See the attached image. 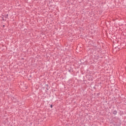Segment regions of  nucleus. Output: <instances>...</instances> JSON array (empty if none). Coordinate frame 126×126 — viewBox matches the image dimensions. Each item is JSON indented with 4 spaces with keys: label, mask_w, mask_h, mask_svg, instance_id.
Instances as JSON below:
<instances>
[{
    "label": "nucleus",
    "mask_w": 126,
    "mask_h": 126,
    "mask_svg": "<svg viewBox=\"0 0 126 126\" xmlns=\"http://www.w3.org/2000/svg\"><path fill=\"white\" fill-rule=\"evenodd\" d=\"M117 113L118 112L117 111V110H114L113 112V114L114 115V116H116V115H117Z\"/></svg>",
    "instance_id": "20e7f679"
},
{
    "label": "nucleus",
    "mask_w": 126,
    "mask_h": 126,
    "mask_svg": "<svg viewBox=\"0 0 126 126\" xmlns=\"http://www.w3.org/2000/svg\"><path fill=\"white\" fill-rule=\"evenodd\" d=\"M3 27H4V25H3Z\"/></svg>",
    "instance_id": "9b49d317"
},
{
    "label": "nucleus",
    "mask_w": 126,
    "mask_h": 126,
    "mask_svg": "<svg viewBox=\"0 0 126 126\" xmlns=\"http://www.w3.org/2000/svg\"><path fill=\"white\" fill-rule=\"evenodd\" d=\"M4 17H5V19H6V18H8V14H7L5 16H4Z\"/></svg>",
    "instance_id": "423d86ee"
},
{
    "label": "nucleus",
    "mask_w": 126,
    "mask_h": 126,
    "mask_svg": "<svg viewBox=\"0 0 126 126\" xmlns=\"http://www.w3.org/2000/svg\"><path fill=\"white\" fill-rule=\"evenodd\" d=\"M68 71H69V72H71V69H68Z\"/></svg>",
    "instance_id": "0eeeda50"
},
{
    "label": "nucleus",
    "mask_w": 126,
    "mask_h": 126,
    "mask_svg": "<svg viewBox=\"0 0 126 126\" xmlns=\"http://www.w3.org/2000/svg\"><path fill=\"white\" fill-rule=\"evenodd\" d=\"M121 49H122V47L120 45H118L115 47L114 51H116V52H117L118 51H120Z\"/></svg>",
    "instance_id": "f257e3e1"
},
{
    "label": "nucleus",
    "mask_w": 126,
    "mask_h": 126,
    "mask_svg": "<svg viewBox=\"0 0 126 126\" xmlns=\"http://www.w3.org/2000/svg\"><path fill=\"white\" fill-rule=\"evenodd\" d=\"M47 90H49V85L48 84L45 85Z\"/></svg>",
    "instance_id": "39448f33"
},
{
    "label": "nucleus",
    "mask_w": 126,
    "mask_h": 126,
    "mask_svg": "<svg viewBox=\"0 0 126 126\" xmlns=\"http://www.w3.org/2000/svg\"><path fill=\"white\" fill-rule=\"evenodd\" d=\"M2 17H1V18H2V20H3V21H6V19H4V18H5L4 15H2Z\"/></svg>",
    "instance_id": "7ed1b4c3"
},
{
    "label": "nucleus",
    "mask_w": 126,
    "mask_h": 126,
    "mask_svg": "<svg viewBox=\"0 0 126 126\" xmlns=\"http://www.w3.org/2000/svg\"><path fill=\"white\" fill-rule=\"evenodd\" d=\"M11 99L15 102H18V100H17L16 97H15L14 96H11Z\"/></svg>",
    "instance_id": "f03ea898"
},
{
    "label": "nucleus",
    "mask_w": 126,
    "mask_h": 126,
    "mask_svg": "<svg viewBox=\"0 0 126 126\" xmlns=\"http://www.w3.org/2000/svg\"><path fill=\"white\" fill-rule=\"evenodd\" d=\"M53 105H50V107H51V108H53Z\"/></svg>",
    "instance_id": "1a4fd4ad"
},
{
    "label": "nucleus",
    "mask_w": 126,
    "mask_h": 126,
    "mask_svg": "<svg viewBox=\"0 0 126 126\" xmlns=\"http://www.w3.org/2000/svg\"><path fill=\"white\" fill-rule=\"evenodd\" d=\"M100 95V93L97 94V96H99Z\"/></svg>",
    "instance_id": "6e6552de"
},
{
    "label": "nucleus",
    "mask_w": 126,
    "mask_h": 126,
    "mask_svg": "<svg viewBox=\"0 0 126 126\" xmlns=\"http://www.w3.org/2000/svg\"><path fill=\"white\" fill-rule=\"evenodd\" d=\"M26 89H27V87H26Z\"/></svg>",
    "instance_id": "9d476101"
}]
</instances>
